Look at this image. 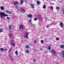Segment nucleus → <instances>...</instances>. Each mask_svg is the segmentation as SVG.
Returning a JSON list of instances; mask_svg holds the SVG:
<instances>
[{"label":"nucleus","instance_id":"nucleus-19","mask_svg":"<svg viewBox=\"0 0 64 64\" xmlns=\"http://www.w3.org/2000/svg\"><path fill=\"white\" fill-rule=\"evenodd\" d=\"M9 28L10 29H12V26L11 25L9 26Z\"/></svg>","mask_w":64,"mask_h":64},{"label":"nucleus","instance_id":"nucleus-34","mask_svg":"<svg viewBox=\"0 0 64 64\" xmlns=\"http://www.w3.org/2000/svg\"><path fill=\"white\" fill-rule=\"evenodd\" d=\"M12 45H13V46H15V45L13 44H12Z\"/></svg>","mask_w":64,"mask_h":64},{"label":"nucleus","instance_id":"nucleus-43","mask_svg":"<svg viewBox=\"0 0 64 64\" xmlns=\"http://www.w3.org/2000/svg\"><path fill=\"white\" fill-rule=\"evenodd\" d=\"M9 19H10V18H8V20H9Z\"/></svg>","mask_w":64,"mask_h":64},{"label":"nucleus","instance_id":"nucleus-6","mask_svg":"<svg viewBox=\"0 0 64 64\" xmlns=\"http://www.w3.org/2000/svg\"><path fill=\"white\" fill-rule=\"evenodd\" d=\"M60 26L61 28H62L63 26V23L62 22H60Z\"/></svg>","mask_w":64,"mask_h":64},{"label":"nucleus","instance_id":"nucleus-32","mask_svg":"<svg viewBox=\"0 0 64 64\" xmlns=\"http://www.w3.org/2000/svg\"><path fill=\"white\" fill-rule=\"evenodd\" d=\"M31 20H32L31 18L30 20H29V22H31Z\"/></svg>","mask_w":64,"mask_h":64},{"label":"nucleus","instance_id":"nucleus-5","mask_svg":"<svg viewBox=\"0 0 64 64\" xmlns=\"http://www.w3.org/2000/svg\"><path fill=\"white\" fill-rule=\"evenodd\" d=\"M28 17L30 18H32V15L31 14H28Z\"/></svg>","mask_w":64,"mask_h":64},{"label":"nucleus","instance_id":"nucleus-41","mask_svg":"<svg viewBox=\"0 0 64 64\" xmlns=\"http://www.w3.org/2000/svg\"><path fill=\"white\" fill-rule=\"evenodd\" d=\"M6 50H7V49L6 48V49L5 50L6 51Z\"/></svg>","mask_w":64,"mask_h":64},{"label":"nucleus","instance_id":"nucleus-44","mask_svg":"<svg viewBox=\"0 0 64 64\" xmlns=\"http://www.w3.org/2000/svg\"><path fill=\"white\" fill-rule=\"evenodd\" d=\"M7 19H8V18H7Z\"/></svg>","mask_w":64,"mask_h":64},{"label":"nucleus","instance_id":"nucleus-28","mask_svg":"<svg viewBox=\"0 0 64 64\" xmlns=\"http://www.w3.org/2000/svg\"><path fill=\"white\" fill-rule=\"evenodd\" d=\"M9 35L10 37H11L12 35H11V34H9Z\"/></svg>","mask_w":64,"mask_h":64},{"label":"nucleus","instance_id":"nucleus-14","mask_svg":"<svg viewBox=\"0 0 64 64\" xmlns=\"http://www.w3.org/2000/svg\"><path fill=\"white\" fill-rule=\"evenodd\" d=\"M0 9L2 10H4V8L3 6H1L0 7Z\"/></svg>","mask_w":64,"mask_h":64},{"label":"nucleus","instance_id":"nucleus-4","mask_svg":"<svg viewBox=\"0 0 64 64\" xmlns=\"http://www.w3.org/2000/svg\"><path fill=\"white\" fill-rule=\"evenodd\" d=\"M18 2L17 1H15L14 3V6H16L17 5V4H18Z\"/></svg>","mask_w":64,"mask_h":64},{"label":"nucleus","instance_id":"nucleus-10","mask_svg":"<svg viewBox=\"0 0 64 64\" xmlns=\"http://www.w3.org/2000/svg\"><path fill=\"white\" fill-rule=\"evenodd\" d=\"M21 28H22V29L23 28V26L22 25H21L20 26V29H21Z\"/></svg>","mask_w":64,"mask_h":64},{"label":"nucleus","instance_id":"nucleus-12","mask_svg":"<svg viewBox=\"0 0 64 64\" xmlns=\"http://www.w3.org/2000/svg\"><path fill=\"white\" fill-rule=\"evenodd\" d=\"M25 52L26 54H28V53H29V52L28 50H27L26 51H25Z\"/></svg>","mask_w":64,"mask_h":64},{"label":"nucleus","instance_id":"nucleus-1","mask_svg":"<svg viewBox=\"0 0 64 64\" xmlns=\"http://www.w3.org/2000/svg\"><path fill=\"white\" fill-rule=\"evenodd\" d=\"M8 15L7 14H4L3 12H0V17H1V18H3V16H4V17H5V16H8Z\"/></svg>","mask_w":64,"mask_h":64},{"label":"nucleus","instance_id":"nucleus-29","mask_svg":"<svg viewBox=\"0 0 64 64\" xmlns=\"http://www.w3.org/2000/svg\"><path fill=\"white\" fill-rule=\"evenodd\" d=\"M6 12L7 13H8V10H6Z\"/></svg>","mask_w":64,"mask_h":64},{"label":"nucleus","instance_id":"nucleus-17","mask_svg":"<svg viewBox=\"0 0 64 64\" xmlns=\"http://www.w3.org/2000/svg\"><path fill=\"white\" fill-rule=\"evenodd\" d=\"M52 54H54L55 53V51H52Z\"/></svg>","mask_w":64,"mask_h":64},{"label":"nucleus","instance_id":"nucleus-15","mask_svg":"<svg viewBox=\"0 0 64 64\" xmlns=\"http://www.w3.org/2000/svg\"><path fill=\"white\" fill-rule=\"evenodd\" d=\"M20 3L21 4V5H22L23 4V2H24V1L22 0L20 1Z\"/></svg>","mask_w":64,"mask_h":64},{"label":"nucleus","instance_id":"nucleus-25","mask_svg":"<svg viewBox=\"0 0 64 64\" xmlns=\"http://www.w3.org/2000/svg\"><path fill=\"white\" fill-rule=\"evenodd\" d=\"M34 20L35 21H36V20H37V18H35L34 19Z\"/></svg>","mask_w":64,"mask_h":64},{"label":"nucleus","instance_id":"nucleus-13","mask_svg":"<svg viewBox=\"0 0 64 64\" xmlns=\"http://www.w3.org/2000/svg\"><path fill=\"white\" fill-rule=\"evenodd\" d=\"M36 3L38 4H40V2L39 0H38L36 2Z\"/></svg>","mask_w":64,"mask_h":64},{"label":"nucleus","instance_id":"nucleus-24","mask_svg":"<svg viewBox=\"0 0 64 64\" xmlns=\"http://www.w3.org/2000/svg\"><path fill=\"white\" fill-rule=\"evenodd\" d=\"M3 31V29H0V32H2Z\"/></svg>","mask_w":64,"mask_h":64},{"label":"nucleus","instance_id":"nucleus-2","mask_svg":"<svg viewBox=\"0 0 64 64\" xmlns=\"http://www.w3.org/2000/svg\"><path fill=\"white\" fill-rule=\"evenodd\" d=\"M60 56L62 58H64V50H63L62 52H60Z\"/></svg>","mask_w":64,"mask_h":64},{"label":"nucleus","instance_id":"nucleus-26","mask_svg":"<svg viewBox=\"0 0 64 64\" xmlns=\"http://www.w3.org/2000/svg\"><path fill=\"white\" fill-rule=\"evenodd\" d=\"M56 40H59L60 39L59 38H56Z\"/></svg>","mask_w":64,"mask_h":64},{"label":"nucleus","instance_id":"nucleus-11","mask_svg":"<svg viewBox=\"0 0 64 64\" xmlns=\"http://www.w3.org/2000/svg\"><path fill=\"white\" fill-rule=\"evenodd\" d=\"M20 11L22 12H26L25 10H24L21 9L20 10Z\"/></svg>","mask_w":64,"mask_h":64},{"label":"nucleus","instance_id":"nucleus-30","mask_svg":"<svg viewBox=\"0 0 64 64\" xmlns=\"http://www.w3.org/2000/svg\"><path fill=\"white\" fill-rule=\"evenodd\" d=\"M33 61L34 62H35L36 61V60H35V59H34Z\"/></svg>","mask_w":64,"mask_h":64},{"label":"nucleus","instance_id":"nucleus-21","mask_svg":"<svg viewBox=\"0 0 64 64\" xmlns=\"http://www.w3.org/2000/svg\"><path fill=\"white\" fill-rule=\"evenodd\" d=\"M43 7L44 9H45L46 8V6H45V5H44Z\"/></svg>","mask_w":64,"mask_h":64},{"label":"nucleus","instance_id":"nucleus-16","mask_svg":"<svg viewBox=\"0 0 64 64\" xmlns=\"http://www.w3.org/2000/svg\"><path fill=\"white\" fill-rule=\"evenodd\" d=\"M25 47L26 48V49H28V48H29V46L28 45H27Z\"/></svg>","mask_w":64,"mask_h":64},{"label":"nucleus","instance_id":"nucleus-7","mask_svg":"<svg viewBox=\"0 0 64 64\" xmlns=\"http://www.w3.org/2000/svg\"><path fill=\"white\" fill-rule=\"evenodd\" d=\"M30 6L32 8H34V5H33V4H31L30 5Z\"/></svg>","mask_w":64,"mask_h":64},{"label":"nucleus","instance_id":"nucleus-39","mask_svg":"<svg viewBox=\"0 0 64 64\" xmlns=\"http://www.w3.org/2000/svg\"><path fill=\"white\" fill-rule=\"evenodd\" d=\"M47 28H48L49 27V26H48L47 27Z\"/></svg>","mask_w":64,"mask_h":64},{"label":"nucleus","instance_id":"nucleus-27","mask_svg":"<svg viewBox=\"0 0 64 64\" xmlns=\"http://www.w3.org/2000/svg\"><path fill=\"white\" fill-rule=\"evenodd\" d=\"M43 42H44V41L43 40H41V43H43Z\"/></svg>","mask_w":64,"mask_h":64},{"label":"nucleus","instance_id":"nucleus-33","mask_svg":"<svg viewBox=\"0 0 64 64\" xmlns=\"http://www.w3.org/2000/svg\"><path fill=\"white\" fill-rule=\"evenodd\" d=\"M0 50H4V49H3V48H1L0 49Z\"/></svg>","mask_w":64,"mask_h":64},{"label":"nucleus","instance_id":"nucleus-3","mask_svg":"<svg viewBox=\"0 0 64 64\" xmlns=\"http://www.w3.org/2000/svg\"><path fill=\"white\" fill-rule=\"evenodd\" d=\"M28 34H29L28 33L25 34L24 35V37L26 38H28Z\"/></svg>","mask_w":64,"mask_h":64},{"label":"nucleus","instance_id":"nucleus-8","mask_svg":"<svg viewBox=\"0 0 64 64\" xmlns=\"http://www.w3.org/2000/svg\"><path fill=\"white\" fill-rule=\"evenodd\" d=\"M60 48H64V45L63 44H62V45H60Z\"/></svg>","mask_w":64,"mask_h":64},{"label":"nucleus","instance_id":"nucleus-36","mask_svg":"<svg viewBox=\"0 0 64 64\" xmlns=\"http://www.w3.org/2000/svg\"><path fill=\"white\" fill-rule=\"evenodd\" d=\"M34 43H36V40H34Z\"/></svg>","mask_w":64,"mask_h":64},{"label":"nucleus","instance_id":"nucleus-42","mask_svg":"<svg viewBox=\"0 0 64 64\" xmlns=\"http://www.w3.org/2000/svg\"><path fill=\"white\" fill-rule=\"evenodd\" d=\"M51 1H55V0H51Z\"/></svg>","mask_w":64,"mask_h":64},{"label":"nucleus","instance_id":"nucleus-23","mask_svg":"<svg viewBox=\"0 0 64 64\" xmlns=\"http://www.w3.org/2000/svg\"><path fill=\"white\" fill-rule=\"evenodd\" d=\"M48 49L49 50H51V48L50 46H49Z\"/></svg>","mask_w":64,"mask_h":64},{"label":"nucleus","instance_id":"nucleus-18","mask_svg":"<svg viewBox=\"0 0 64 64\" xmlns=\"http://www.w3.org/2000/svg\"><path fill=\"white\" fill-rule=\"evenodd\" d=\"M60 9V7L56 6V9H58V10H59Z\"/></svg>","mask_w":64,"mask_h":64},{"label":"nucleus","instance_id":"nucleus-9","mask_svg":"<svg viewBox=\"0 0 64 64\" xmlns=\"http://www.w3.org/2000/svg\"><path fill=\"white\" fill-rule=\"evenodd\" d=\"M15 8L16 9L18 10V11H19V8L17 6H16Z\"/></svg>","mask_w":64,"mask_h":64},{"label":"nucleus","instance_id":"nucleus-22","mask_svg":"<svg viewBox=\"0 0 64 64\" xmlns=\"http://www.w3.org/2000/svg\"><path fill=\"white\" fill-rule=\"evenodd\" d=\"M11 12H10V11H8V13L9 14H12V13H11Z\"/></svg>","mask_w":64,"mask_h":64},{"label":"nucleus","instance_id":"nucleus-37","mask_svg":"<svg viewBox=\"0 0 64 64\" xmlns=\"http://www.w3.org/2000/svg\"><path fill=\"white\" fill-rule=\"evenodd\" d=\"M40 50H41V51H42L43 50V49H42V48H40Z\"/></svg>","mask_w":64,"mask_h":64},{"label":"nucleus","instance_id":"nucleus-38","mask_svg":"<svg viewBox=\"0 0 64 64\" xmlns=\"http://www.w3.org/2000/svg\"><path fill=\"white\" fill-rule=\"evenodd\" d=\"M57 53L58 54H60V53L58 52H57Z\"/></svg>","mask_w":64,"mask_h":64},{"label":"nucleus","instance_id":"nucleus-31","mask_svg":"<svg viewBox=\"0 0 64 64\" xmlns=\"http://www.w3.org/2000/svg\"><path fill=\"white\" fill-rule=\"evenodd\" d=\"M50 8L51 9H52V10H53V7H51V8Z\"/></svg>","mask_w":64,"mask_h":64},{"label":"nucleus","instance_id":"nucleus-40","mask_svg":"<svg viewBox=\"0 0 64 64\" xmlns=\"http://www.w3.org/2000/svg\"><path fill=\"white\" fill-rule=\"evenodd\" d=\"M62 1H60V2H62Z\"/></svg>","mask_w":64,"mask_h":64},{"label":"nucleus","instance_id":"nucleus-35","mask_svg":"<svg viewBox=\"0 0 64 64\" xmlns=\"http://www.w3.org/2000/svg\"><path fill=\"white\" fill-rule=\"evenodd\" d=\"M12 50V49H10L9 50V52H11V50Z\"/></svg>","mask_w":64,"mask_h":64},{"label":"nucleus","instance_id":"nucleus-20","mask_svg":"<svg viewBox=\"0 0 64 64\" xmlns=\"http://www.w3.org/2000/svg\"><path fill=\"white\" fill-rule=\"evenodd\" d=\"M15 53H16V55H18V51H16Z\"/></svg>","mask_w":64,"mask_h":64},{"label":"nucleus","instance_id":"nucleus-45","mask_svg":"<svg viewBox=\"0 0 64 64\" xmlns=\"http://www.w3.org/2000/svg\"><path fill=\"white\" fill-rule=\"evenodd\" d=\"M1 52H2V51H1Z\"/></svg>","mask_w":64,"mask_h":64}]
</instances>
